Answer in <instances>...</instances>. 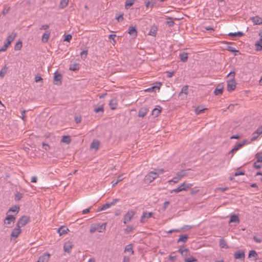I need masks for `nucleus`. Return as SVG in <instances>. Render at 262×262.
I'll return each mask as SVG.
<instances>
[{"label": "nucleus", "mask_w": 262, "mask_h": 262, "mask_svg": "<svg viewBox=\"0 0 262 262\" xmlns=\"http://www.w3.org/2000/svg\"><path fill=\"white\" fill-rule=\"evenodd\" d=\"M165 170L163 168L155 169L153 171L149 172L147 174L144 179L145 183L149 184L153 182L158 176L163 174Z\"/></svg>", "instance_id": "1"}, {"label": "nucleus", "mask_w": 262, "mask_h": 262, "mask_svg": "<svg viewBox=\"0 0 262 262\" xmlns=\"http://www.w3.org/2000/svg\"><path fill=\"white\" fill-rule=\"evenodd\" d=\"M192 186V184L184 181L178 185L176 188L171 190L170 192L171 193H178L182 191H187L191 188Z\"/></svg>", "instance_id": "2"}, {"label": "nucleus", "mask_w": 262, "mask_h": 262, "mask_svg": "<svg viewBox=\"0 0 262 262\" xmlns=\"http://www.w3.org/2000/svg\"><path fill=\"white\" fill-rule=\"evenodd\" d=\"M106 223H103L102 224L96 223L92 224L90 229V232L91 234L98 232L99 233L103 232L106 229Z\"/></svg>", "instance_id": "3"}, {"label": "nucleus", "mask_w": 262, "mask_h": 262, "mask_svg": "<svg viewBox=\"0 0 262 262\" xmlns=\"http://www.w3.org/2000/svg\"><path fill=\"white\" fill-rule=\"evenodd\" d=\"M186 176V173L184 171H181L178 172L175 177L172 179L168 181L169 184L173 183V184L178 183L183 178Z\"/></svg>", "instance_id": "4"}, {"label": "nucleus", "mask_w": 262, "mask_h": 262, "mask_svg": "<svg viewBox=\"0 0 262 262\" xmlns=\"http://www.w3.org/2000/svg\"><path fill=\"white\" fill-rule=\"evenodd\" d=\"M15 221V217L12 215L7 213V216L4 221V224L7 227H11Z\"/></svg>", "instance_id": "5"}, {"label": "nucleus", "mask_w": 262, "mask_h": 262, "mask_svg": "<svg viewBox=\"0 0 262 262\" xmlns=\"http://www.w3.org/2000/svg\"><path fill=\"white\" fill-rule=\"evenodd\" d=\"M29 216L26 215L23 216L19 219L16 225L20 228L24 227L29 222Z\"/></svg>", "instance_id": "6"}, {"label": "nucleus", "mask_w": 262, "mask_h": 262, "mask_svg": "<svg viewBox=\"0 0 262 262\" xmlns=\"http://www.w3.org/2000/svg\"><path fill=\"white\" fill-rule=\"evenodd\" d=\"M54 83L57 85H60L62 83V75L58 72H56L54 74Z\"/></svg>", "instance_id": "7"}, {"label": "nucleus", "mask_w": 262, "mask_h": 262, "mask_svg": "<svg viewBox=\"0 0 262 262\" xmlns=\"http://www.w3.org/2000/svg\"><path fill=\"white\" fill-rule=\"evenodd\" d=\"M119 200L118 199H114L111 202L106 203V204L102 205L101 208L99 209L98 211H103L115 205L118 202Z\"/></svg>", "instance_id": "8"}, {"label": "nucleus", "mask_w": 262, "mask_h": 262, "mask_svg": "<svg viewBox=\"0 0 262 262\" xmlns=\"http://www.w3.org/2000/svg\"><path fill=\"white\" fill-rule=\"evenodd\" d=\"M236 83L234 79H231L227 81V90L228 92H231L236 88Z\"/></svg>", "instance_id": "9"}, {"label": "nucleus", "mask_w": 262, "mask_h": 262, "mask_svg": "<svg viewBox=\"0 0 262 262\" xmlns=\"http://www.w3.org/2000/svg\"><path fill=\"white\" fill-rule=\"evenodd\" d=\"M135 215V212L133 210H129L125 214L124 217V223L126 224V223L129 222L133 217Z\"/></svg>", "instance_id": "10"}, {"label": "nucleus", "mask_w": 262, "mask_h": 262, "mask_svg": "<svg viewBox=\"0 0 262 262\" xmlns=\"http://www.w3.org/2000/svg\"><path fill=\"white\" fill-rule=\"evenodd\" d=\"M262 134V126L259 127L256 131L253 133L252 137L251 139V141H253L256 140Z\"/></svg>", "instance_id": "11"}, {"label": "nucleus", "mask_w": 262, "mask_h": 262, "mask_svg": "<svg viewBox=\"0 0 262 262\" xmlns=\"http://www.w3.org/2000/svg\"><path fill=\"white\" fill-rule=\"evenodd\" d=\"M73 248L72 243L70 241L66 242L63 246V250L65 252L70 253Z\"/></svg>", "instance_id": "12"}, {"label": "nucleus", "mask_w": 262, "mask_h": 262, "mask_svg": "<svg viewBox=\"0 0 262 262\" xmlns=\"http://www.w3.org/2000/svg\"><path fill=\"white\" fill-rule=\"evenodd\" d=\"M224 85L222 83L218 84L214 90V93L215 95H221L223 94Z\"/></svg>", "instance_id": "13"}, {"label": "nucleus", "mask_w": 262, "mask_h": 262, "mask_svg": "<svg viewBox=\"0 0 262 262\" xmlns=\"http://www.w3.org/2000/svg\"><path fill=\"white\" fill-rule=\"evenodd\" d=\"M254 25H260L262 24V18L258 16H255L250 18Z\"/></svg>", "instance_id": "14"}, {"label": "nucleus", "mask_w": 262, "mask_h": 262, "mask_svg": "<svg viewBox=\"0 0 262 262\" xmlns=\"http://www.w3.org/2000/svg\"><path fill=\"white\" fill-rule=\"evenodd\" d=\"M118 102V101L116 98H113L110 100L109 105L111 110H114L117 108Z\"/></svg>", "instance_id": "15"}, {"label": "nucleus", "mask_w": 262, "mask_h": 262, "mask_svg": "<svg viewBox=\"0 0 262 262\" xmlns=\"http://www.w3.org/2000/svg\"><path fill=\"white\" fill-rule=\"evenodd\" d=\"M50 257V254L46 253L40 256L37 260V262H48Z\"/></svg>", "instance_id": "16"}, {"label": "nucleus", "mask_w": 262, "mask_h": 262, "mask_svg": "<svg viewBox=\"0 0 262 262\" xmlns=\"http://www.w3.org/2000/svg\"><path fill=\"white\" fill-rule=\"evenodd\" d=\"M124 253L127 254V256L132 255L134 254L133 247L132 244L126 246L124 250Z\"/></svg>", "instance_id": "17"}, {"label": "nucleus", "mask_w": 262, "mask_h": 262, "mask_svg": "<svg viewBox=\"0 0 262 262\" xmlns=\"http://www.w3.org/2000/svg\"><path fill=\"white\" fill-rule=\"evenodd\" d=\"M162 107L160 106H157L151 112V115L154 117H158L162 111Z\"/></svg>", "instance_id": "18"}, {"label": "nucleus", "mask_w": 262, "mask_h": 262, "mask_svg": "<svg viewBox=\"0 0 262 262\" xmlns=\"http://www.w3.org/2000/svg\"><path fill=\"white\" fill-rule=\"evenodd\" d=\"M21 229L19 227L16 226V227L12 231L11 236L12 237L16 238L21 233Z\"/></svg>", "instance_id": "19"}, {"label": "nucleus", "mask_w": 262, "mask_h": 262, "mask_svg": "<svg viewBox=\"0 0 262 262\" xmlns=\"http://www.w3.org/2000/svg\"><path fill=\"white\" fill-rule=\"evenodd\" d=\"M260 36V39L257 40L255 44L256 50L257 51H260L262 50V34H259Z\"/></svg>", "instance_id": "20"}, {"label": "nucleus", "mask_w": 262, "mask_h": 262, "mask_svg": "<svg viewBox=\"0 0 262 262\" xmlns=\"http://www.w3.org/2000/svg\"><path fill=\"white\" fill-rule=\"evenodd\" d=\"M148 110L147 108L143 107H141L138 113V116L139 117L143 118L147 114Z\"/></svg>", "instance_id": "21"}, {"label": "nucleus", "mask_w": 262, "mask_h": 262, "mask_svg": "<svg viewBox=\"0 0 262 262\" xmlns=\"http://www.w3.org/2000/svg\"><path fill=\"white\" fill-rule=\"evenodd\" d=\"M152 215V212H144L141 217L140 222L141 223H144L146 221V219L150 217Z\"/></svg>", "instance_id": "22"}, {"label": "nucleus", "mask_w": 262, "mask_h": 262, "mask_svg": "<svg viewBox=\"0 0 262 262\" xmlns=\"http://www.w3.org/2000/svg\"><path fill=\"white\" fill-rule=\"evenodd\" d=\"M128 34L133 36L134 37H136L137 36V31L135 27L130 26L128 28Z\"/></svg>", "instance_id": "23"}, {"label": "nucleus", "mask_w": 262, "mask_h": 262, "mask_svg": "<svg viewBox=\"0 0 262 262\" xmlns=\"http://www.w3.org/2000/svg\"><path fill=\"white\" fill-rule=\"evenodd\" d=\"M68 231H69V229L65 226H61L58 229V233L60 236L67 234Z\"/></svg>", "instance_id": "24"}, {"label": "nucleus", "mask_w": 262, "mask_h": 262, "mask_svg": "<svg viewBox=\"0 0 262 262\" xmlns=\"http://www.w3.org/2000/svg\"><path fill=\"white\" fill-rule=\"evenodd\" d=\"M50 32L49 31H46L42 36L41 40L43 42H47L50 36Z\"/></svg>", "instance_id": "25"}, {"label": "nucleus", "mask_w": 262, "mask_h": 262, "mask_svg": "<svg viewBox=\"0 0 262 262\" xmlns=\"http://www.w3.org/2000/svg\"><path fill=\"white\" fill-rule=\"evenodd\" d=\"M235 259H244L245 257V253L244 251H236L234 254Z\"/></svg>", "instance_id": "26"}, {"label": "nucleus", "mask_w": 262, "mask_h": 262, "mask_svg": "<svg viewBox=\"0 0 262 262\" xmlns=\"http://www.w3.org/2000/svg\"><path fill=\"white\" fill-rule=\"evenodd\" d=\"M20 209L19 206L18 205H15L11 207L8 211H7V213L9 214L10 212H12L15 213L16 214H17V213L19 212Z\"/></svg>", "instance_id": "27"}, {"label": "nucleus", "mask_w": 262, "mask_h": 262, "mask_svg": "<svg viewBox=\"0 0 262 262\" xmlns=\"http://www.w3.org/2000/svg\"><path fill=\"white\" fill-rule=\"evenodd\" d=\"M16 37V33L14 32H12L7 37L6 41L11 43V42L14 40Z\"/></svg>", "instance_id": "28"}, {"label": "nucleus", "mask_w": 262, "mask_h": 262, "mask_svg": "<svg viewBox=\"0 0 262 262\" xmlns=\"http://www.w3.org/2000/svg\"><path fill=\"white\" fill-rule=\"evenodd\" d=\"M71 141H72V139H71L70 136H63L62 137V139H61V142L63 143L67 144H69V143H70Z\"/></svg>", "instance_id": "29"}, {"label": "nucleus", "mask_w": 262, "mask_h": 262, "mask_svg": "<svg viewBox=\"0 0 262 262\" xmlns=\"http://www.w3.org/2000/svg\"><path fill=\"white\" fill-rule=\"evenodd\" d=\"M99 147V142L97 140H95L92 142L91 145V148L97 150Z\"/></svg>", "instance_id": "30"}, {"label": "nucleus", "mask_w": 262, "mask_h": 262, "mask_svg": "<svg viewBox=\"0 0 262 262\" xmlns=\"http://www.w3.org/2000/svg\"><path fill=\"white\" fill-rule=\"evenodd\" d=\"M248 257L249 258L253 257L256 260L258 258V254L255 250H251L249 252Z\"/></svg>", "instance_id": "31"}, {"label": "nucleus", "mask_w": 262, "mask_h": 262, "mask_svg": "<svg viewBox=\"0 0 262 262\" xmlns=\"http://www.w3.org/2000/svg\"><path fill=\"white\" fill-rule=\"evenodd\" d=\"M136 0H126L125 3V8L126 9H129L133 5Z\"/></svg>", "instance_id": "32"}, {"label": "nucleus", "mask_w": 262, "mask_h": 262, "mask_svg": "<svg viewBox=\"0 0 262 262\" xmlns=\"http://www.w3.org/2000/svg\"><path fill=\"white\" fill-rule=\"evenodd\" d=\"M157 27L156 26H153L150 28V29L148 34L149 35L155 36L157 34Z\"/></svg>", "instance_id": "33"}, {"label": "nucleus", "mask_w": 262, "mask_h": 262, "mask_svg": "<svg viewBox=\"0 0 262 262\" xmlns=\"http://www.w3.org/2000/svg\"><path fill=\"white\" fill-rule=\"evenodd\" d=\"M220 247L221 248L228 249L229 247L226 241L224 239H221L220 241Z\"/></svg>", "instance_id": "34"}, {"label": "nucleus", "mask_w": 262, "mask_h": 262, "mask_svg": "<svg viewBox=\"0 0 262 262\" xmlns=\"http://www.w3.org/2000/svg\"><path fill=\"white\" fill-rule=\"evenodd\" d=\"M239 222L238 216L236 215H232L230 217V223H238Z\"/></svg>", "instance_id": "35"}, {"label": "nucleus", "mask_w": 262, "mask_h": 262, "mask_svg": "<svg viewBox=\"0 0 262 262\" xmlns=\"http://www.w3.org/2000/svg\"><path fill=\"white\" fill-rule=\"evenodd\" d=\"M206 110H207L206 108H203L200 106H198L195 108L194 112L196 115H199L204 113V111Z\"/></svg>", "instance_id": "36"}, {"label": "nucleus", "mask_w": 262, "mask_h": 262, "mask_svg": "<svg viewBox=\"0 0 262 262\" xmlns=\"http://www.w3.org/2000/svg\"><path fill=\"white\" fill-rule=\"evenodd\" d=\"M180 58L183 62H186L188 59V54L186 53H183L180 54Z\"/></svg>", "instance_id": "37"}, {"label": "nucleus", "mask_w": 262, "mask_h": 262, "mask_svg": "<svg viewBox=\"0 0 262 262\" xmlns=\"http://www.w3.org/2000/svg\"><path fill=\"white\" fill-rule=\"evenodd\" d=\"M22 41L20 40H18L15 44L14 46V50L15 51L20 50L22 48Z\"/></svg>", "instance_id": "38"}, {"label": "nucleus", "mask_w": 262, "mask_h": 262, "mask_svg": "<svg viewBox=\"0 0 262 262\" xmlns=\"http://www.w3.org/2000/svg\"><path fill=\"white\" fill-rule=\"evenodd\" d=\"M79 66L78 63H73L70 65L69 69L71 71H74L79 70Z\"/></svg>", "instance_id": "39"}, {"label": "nucleus", "mask_w": 262, "mask_h": 262, "mask_svg": "<svg viewBox=\"0 0 262 262\" xmlns=\"http://www.w3.org/2000/svg\"><path fill=\"white\" fill-rule=\"evenodd\" d=\"M188 86L187 85L184 86L180 93V95H181L182 94H184L185 96H186L188 94Z\"/></svg>", "instance_id": "40"}, {"label": "nucleus", "mask_w": 262, "mask_h": 262, "mask_svg": "<svg viewBox=\"0 0 262 262\" xmlns=\"http://www.w3.org/2000/svg\"><path fill=\"white\" fill-rule=\"evenodd\" d=\"M179 251L183 256L185 257L188 255L189 252L188 249H180Z\"/></svg>", "instance_id": "41"}, {"label": "nucleus", "mask_w": 262, "mask_h": 262, "mask_svg": "<svg viewBox=\"0 0 262 262\" xmlns=\"http://www.w3.org/2000/svg\"><path fill=\"white\" fill-rule=\"evenodd\" d=\"M69 0H61L60 3V7L61 8H64L66 7L69 3Z\"/></svg>", "instance_id": "42"}, {"label": "nucleus", "mask_w": 262, "mask_h": 262, "mask_svg": "<svg viewBox=\"0 0 262 262\" xmlns=\"http://www.w3.org/2000/svg\"><path fill=\"white\" fill-rule=\"evenodd\" d=\"M247 143V140H243L239 143H238L237 144L234 146V147L236 148L237 149H239L240 148L243 147L245 144H246Z\"/></svg>", "instance_id": "43"}, {"label": "nucleus", "mask_w": 262, "mask_h": 262, "mask_svg": "<svg viewBox=\"0 0 262 262\" xmlns=\"http://www.w3.org/2000/svg\"><path fill=\"white\" fill-rule=\"evenodd\" d=\"M7 71V68L5 67L3 68L0 71V77L3 78Z\"/></svg>", "instance_id": "44"}, {"label": "nucleus", "mask_w": 262, "mask_h": 262, "mask_svg": "<svg viewBox=\"0 0 262 262\" xmlns=\"http://www.w3.org/2000/svg\"><path fill=\"white\" fill-rule=\"evenodd\" d=\"M166 24L170 27L173 26L174 24L173 18L171 17H167Z\"/></svg>", "instance_id": "45"}, {"label": "nucleus", "mask_w": 262, "mask_h": 262, "mask_svg": "<svg viewBox=\"0 0 262 262\" xmlns=\"http://www.w3.org/2000/svg\"><path fill=\"white\" fill-rule=\"evenodd\" d=\"M256 159L257 162H262V153L258 152L256 154Z\"/></svg>", "instance_id": "46"}, {"label": "nucleus", "mask_w": 262, "mask_h": 262, "mask_svg": "<svg viewBox=\"0 0 262 262\" xmlns=\"http://www.w3.org/2000/svg\"><path fill=\"white\" fill-rule=\"evenodd\" d=\"M184 260L185 262H195L197 261V259L195 257L191 256L188 258H185Z\"/></svg>", "instance_id": "47"}, {"label": "nucleus", "mask_w": 262, "mask_h": 262, "mask_svg": "<svg viewBox=\"0 0 262 262\" xmlns=\"http://www.w3.org/2000/svg\"><path fill=\"white\" fill-rule=\"evenodd\" d=\"M187 239V236L181 235L180 236V238H179V239L178 240V242H183V243H185L186 242Z\"/></svg>", "instance_id": "48"}, {"label": "nucleus", "mask_w": 262, "mask_h": 262, "mask_svg": "<svg viewBox=\"0 0 262 262\" xmlns=\"http://www.w3.org/2000/svg\"><path fill=\"white\" fill-rule=\"evenodd\" d=\"M94 112L96 113H98L99 112H101L103 113L104 112L103 105H101L100 106L95 108L94 109Z\"/></svg>", "instance_id": "49"}, {"label": "nucleus", "mask_w": 262, "mask_h": 262, "mask_svg": "<svg viewBox=\"0 0 262 262\" xmlns=\"http://www.w3.org/2000/svg\"><path fill=\"white\" fill-rule=\"evenodd\" d=\"M159 85L158 86H152L150 88L147 89L145 90V92H151L152 91L155 89L157 88L158 90L160 89V86H161V83H159Z\"/></svg>", "instance_id": "50"}, {"label": "nucleus", "mask_w": 262, "mask_h": 262, "mask_svg": "<svg viewBox=\"0 0 262 262\" xmlns=\"http://www.w3.org/2000/svg\"><path fill=\"white\" fill-rule=\"evenodd\" d=\"M230 36H242L243 35V33L241 32H235V33H230L229 34Z\"/></svg>", "instance_id": "51"}, {"label": "nucleus", "mask_w": 262, "mask_h": 262, "mask_svg": "<svg viewBox=\"0 0 262 262\" xmlns=\"http://www.w3.org/2000/svg\"><path fill=\"white\" fill-rule=\"evenodd\" d=\"M87 55H88V51L87 50H85V51H82L81 53H80V55H81V57L82 58H83V59H84L85 58H86V56H87Z\"/></svg>", "instance_id": "52"}, {"label": "nucleus", "mask_w": 262, "mask_h": 262, "mask_svg": "<svg viewBox=\"0 0 262 262\" xmlns=\"http://www.w3.org/2000/svg\"><path fill=\"white\" fill-rule=\"evenodd\" d=\"M22 196L23 195L21 193L17 192L15 194V199L16 201H19L22 198Z\"/></svg>", "instance_id": "53"}, {"label": "nucleus", "mask_w": 262, "mask_h": 262, "mask_svg": "<svg viewBox=\"0 0 262 262\" xmlns=\"http://www.w3.org/2000/svg\"><path fill=\"white\" fill-rule=\"evenodd\" d=\"M116 36V34H111L109 35V38L113 40V45H114L116 43V40L115 39Z\"/></svg>", "instance_id": "54"}, {"label": "nucleus", "mask_w": 262, "mask_h": 262, "mask_svg": "<svg viewBox=\"0 0 262 262\" xmlns=\"http://www.w3.org/2000/svg\"><path fill=\"white\" fill-rule=\"evenodd\" d=\"M72 37V35H70V34H68V35H67L65 36V38H64V40L65 41H68V42H69V41L71 40Z\"/></svg>", "instance_id": "55"}, {"label": "nucleus", "mask_w": 262, "mask_h": 262, "mask_svg": "<svg viewBox=\"0 0 262 262\" xmlns=\"http://www.w3.org/2000/svg\"><path fill=\"white\" fill-rule=\"evenodd\" d=\"M129 261H130V258H129V256L125 255L123 257L122 262H129Z\"/></svg>", "instance_id": "56"}, {"label": "nucleus", "mask_w": 262, "mask_h": 262, "mask_svg": "<svg viewBox=\"0 0 262 262\" xmlns=\"http://www.w3.org/2000/svg\"><path fill=\"white\" fill-rule=\"evenodd\" d=\"M227 190H228L227 187H224V188L219 187V188H216L215 189V191H226Z\"/></svg>", "instance_id": "57"}, {"label": "nucleus", "mask_w": 262, "mask_h": 262, "mask_svg": "<svg viewBox=\"0 0 262 262\" xmlns=\"http://www.w3.org/2000/svg\"><path fill=\"white\" fill-rule=\"evenodd\" d=\"M253 239L255 242H256L257 243H260L262 242V239L261 238H258L257 237H256L255 236H254L253 237Z\"/></svg>", "instance_id": "58"}, {"label": "nucleus", "mask_w": 262, "mask_h": 262, "mask_svg": "<svg viewBox=\"0 0 262 262\" xmlns=\"http://www.w3.org/2000/svg\"><path fill=\"white\" fill-rule=\"evenodd\" d=\"M42 147L46 150H48L50 148V146L48 144L46 143L42 144Z\"/></svg>", "instance_id": "59"}, {"label": "nucleus", "mask_w": 262, "mask_h": 262, "mask_svg": "<svg viewBox=\"0 0 262 262\" xmlns=\"http://www.w3.org/2000/svg\"><path fill=\"white\" fill-rule=\"evenodd\" d=\"M49 26L48 25H44L40 27V30H47L49 28Z\"/></svg>", "instance_id": "60"}, {"label": "nucleus", "mask_w": 262, "mask_h": 262, "mask_svg": "<svg viewBox=\"0 0 262 262\" xmlns=\"http://www.w3.org/2000/svg\"><path fill=\"white\" fill-rule=\"evenodd\" d=\"M235 75V73L234 71L230 72L228 74V76H231L232 78V79H234Z\"/></svg>", "instance_id": "61"}, {"label": "nucleus", "mask_w": 262, "mask_h": 262, "mask_svg": "<svg viewBox=\"0 0 262 262\" xmlns=\"http://www.w3.org/2000/svg\"><path fill=\"white\" fill-rule=\"evenodd\" d=\"M42 78L39 76H36L35 77V80L36 82L42 81Z\"/></svg>", "instance_id": "62"}, {"label": "nucleus", "mask_w": 262, "mask_h": 262, "mask_svg": "<svg viewBox=\"0 0 262 262\" xmlns=\"http://www.w3.org/2000/svg\"><path fill=\"white\" fill-rule=\"evenodd\" d=\"M166 73L167 74V76L168 77H171L174 74V72L173 71H171V72H166Z\"/></svg>", "instance_id": "63"}, {"label": "nucleus", "mask_w": 262, "mask_h": 262, "mask_svg": "<svg viewBox=\"0 0 262 262\" xmlns=\"http://www.w3.org/2000/svg\"><path fill=\"white\" fill-rule=\"evenodd\" d=\"M237 150V148L235 147H233L232 150L230 151L229 154H231V156L232 157L234 153Z\"/></svg>", "instance_id": "64"}]
</instances>
